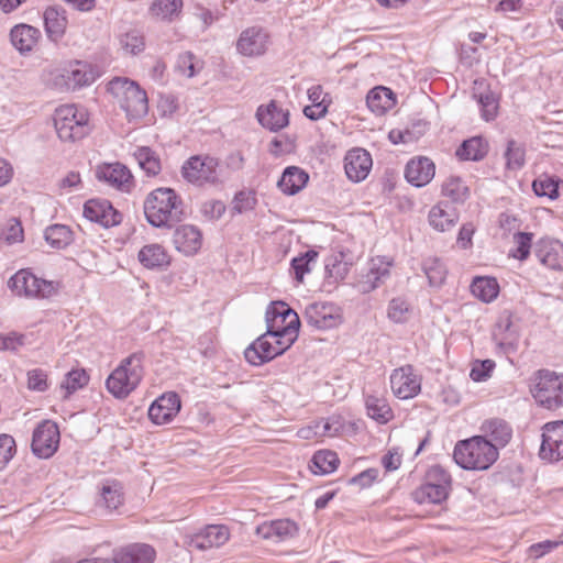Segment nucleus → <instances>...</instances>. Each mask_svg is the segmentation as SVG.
Instances as JSON below:
<instances>
[{"instance_id":"obj_1","label":"nucleus","mask_w":563,"mask_h":563,"mask_svg":"<svg viewBox=\"0 0 563 563\" xmlns=\"http://www.w3.org/2000/svg\"><path fill=\"white\" fill-rule=\"evenodd\" d=\"M143 209L147 222L155 228H173L185 218L181 198L167 187L152 190L144 200Z\"/></svg>"},{"instance_id":"obj_2","label":"nucleus","mask_w":563,"mask_h":563,"mask_svg":"<svg viewBox=\"0 0 563 563\" xmlns=\"http://www.w3.org/2000/svg\"><path fill=\"white\" fill-rule=\"evenodd\" d=\"M107 90L118 101L129 119H140L148 112L146 91L126 77H114L107 85Z\"/></svg>"},{"instance_id":"obj_3","label":"nucleus","mask_w":563,"mask_h":563,"mask_svg":"<svg viewBox=\"0 0 563 563\" xmlns=\"http://www.w3.org/2000/svg\"><path fill=\"white\" fill-rule=\"evenodd\" d=\"M142 352L133 353L122 360L120 365L106 380L108 391L118 399L126 398L140 384L143 377Z\"/></svg>"},{"instance_id":"obj_4","label":"nucleus","mask_w":563,"mask_h":563,"mask_svg":"<svg viewBox=\"0 0 563 563\" xmlns=\"http://www.w3.org/2000/svg\"><path fill=\"white\" fill-rule=\"evenodd\" d=\"M453 459L464 470H488L493 464V442L483 435L461 440L455 444Z\"/></svg>"},{"instance_id":"obj_5","label":"nucleus","mask_w":563,"mask_h":563,"mask_svg":"<svg viewBox=\"0 0 563 563\" xmlns=\"http://www.w3.org/2000/svg\"><path fill=\"white\" fill-rule=\"evenodd\" d=\"M54 126L63 142L74 143L90 132L87 111L75 104H63L55 110Z\"/></svg>"},{"instance_id":"obj_6","label":"nucleus","mask_w":563,"mask_h":563,"mask_svg":"<svg viewBox=\"0 0 563 563\" xmlns=\"http://www.w3.org/2000/svg\"><path fill=\"white\" fill-rule=\"evenodd\" d=\"M8 287L16 296L44 299L57 295L62 283L40 278L30 268H22L9 278Z\"/></svg>"},{"instance_id":"obj_7","label":"nucleus","mask_w":563,"mask_h":563,"mask_svg":"<svg viewBox=\"0 0 563 563\" xmlns=\"http://www.w3.org/2000/svg\"><path fill=\"white\" fill-rule=\"evenodd\" d=\"M532 396L541 407L549 410L563 407V374L539 371Z\"/></svg>"},{"instance_id":"obj_8","label":"nucleus","mask_w":563,"mask_h":563,"mask_svg":"<svg viewBox=\"0 0 563 563\" xmlns=\"http://www.w3.org/2000/svg\"><path fill=\"white\" fill-rule=\"evenodd\" d=\"M219 161L211 156H191L183 167L181 175L190 184L203 186L206 184L216 185L219 183Z\"/></svg>"},{"instance_id":"obj_9","label":"nucleus","mask_w":563,"mask_h":563,"mask_svg":"<svg viewBox=\"0 0 563 563\" xmlns=\"http://www.w3.org/2000/svg\"><path fill=\"white\" fill-rule=\"evenodd\" d=\"M59 430L55 422L44 420L33 431L31 449L34 455L40 459L51 457L59 444Z\"/></svg>"},{"instance_id":"obj_10","label":"nucleus","mask_w":563,"mask_h":563,"mask_svg":"<svg viewBox=\"0 0 563 563\" xmlns=\"http://www.w3.org/2000/svg\"><path fill=\"white\" fill-rule=\"evenodd\" d=\"M541 438L540 459L550 463L563 460V420L547 422Z\"/></svg>"},{"instance_id":"obj_11","label":"nucleus","mask_w":563,"mask_h":563,"mask_svg":"<svg viewBox=\"0 0 563 563\" xmlns=\"http://www.w3.org/2000/svg\"><path fill=\"white\" fill-rule=\"evenodd\" d=\"M265 319L268 334L291 329L299 331L300 320L298 314L283 301L272 302L266 310Z\"/></svg>"},{"instance_id":"obj_12","label":"nucleus","mask_w":563,"mask_h":563,"mask_svg":"<svg viewBox=\"0 0 563 563\" xmlns=\"http://www.w3.org/2000/svg\"><path fill=\"white\" fill-rule=\"evenodd\" d=\"M84 217L103 228L118 225L122 221V214L107 199H89L86 201Z\"/></svg>"},{"instance_id":"obj_13","label":"nucleus","mask_w":563,"mask_h":563,"mask_svg":"<svg viewBox=\"0 0 563 563\" xmlns=\"http://www.w3.org/2000/svg\"><path fill=\"white\" fill-rule=\"evenodd\" d=\"M390 385L394 394L400 399L413 398L421 389L420 378L413 373L411 365L394 369Z\"/></svg>"},{"instance_id":"obj_14","label":"nucleus","mask_w":563,"mask_h":563,"mask_svg":"<svg viewBox=\"0 0 563 563\" xmlns=\"http://www.w3.org/2000/svg\"><path fill=\"white\" fill-rule=\"evenodd\" d=\"M305 319L309 325L318 330H327L336 327L341 316L332 303L313 302L306 307Z\"/></svg>"},{"instance_id":"obj_15","label":"nucleus","mask_w":563,"mask_h":563,"mask_svg":"<svg viewBox=\"0 0 563 563\" xmlns=\"http://www.w3.org/2000/svg\"><path fill=\"white\" fill-rule=\"evenodd\" d=\"M538 261L549 269L563 272V243L556 239L541 238L533 245Z\"/></svg>"},{"instance_id":"obj_16","label":"nucleus","mask_w":563,"mask_h":563,"mask_svg":"<svg viewBox=\"0 0 563 563\" xmlns=\"http://www.w3.org/2000/svg\"><path fill=\"white\" fill-rule=\"evenodd\" d=\"M96 177L123 192H130L134 186L132 173L121 163L99 166L96 170Z\"/></svg>"},{"instance_id":"obj_17","label":"nucleus","mask_w":563,"mask_h":563,"mask_svg":"<svg viewBox=\"0 0 563 563\" xmlns=\"http://www.w3.org/2000/svg\"><path fill=\"white\" fill-rule=\"evenodd\" d=\"M297 523L288 518L264 521L256 527V534L274 543L285 542L298 534Z\"/></svg>"},{"instance_id":"obj_18","label":"nucleus","mask_w":563,"mask_h":563,"mask_svg":"<svg viewBox=\"0 0 563 563\" xmlns=\"http://www.w3.org/2000/svg\"><path fill=\"white\" fill-rule=\"evenodd\" d=\"M499 319V322L495 325V330L497 329L499 334L504 335L498 339L497 346L495 347V354H503L510 363H512L514 361L510 357V354L517 351L519 342L518 330L512 324L509 311H505ZM496 340L497 333L495 332V341Z\"/></svg>"},{"instance_id":"obj_19","label":"nucleus","mask_w":563,"mask_h":563,"mask_svg":"<svg viewBox=\"0 0 563 563\" xmlns=\"http://www.w3.org/2000/svg\"><path fill=\"white\" fill-rule=\"evenodd\" d=\"M180 398L176 393H166L158 397L148 408V418L155 424L169 423L180 411Z\"/></svg>"},{"instance_id":"obj_20","label":"nucleus","mask_w":563,"mask_h":563,"mask_svg":"<svg viewBox=\"0 0 563 563\" xmlns=\"http://www.w3.org/2000/svg\"><path fill=\"white\" fill-rule=\"evenodd\" d=\"M373 166L371 154L361 147H354L345 154L344 169L347 178L353 183L364 180Z\"/></svg>"},{"instance_id":"obj_21","label":"nucleus","mask_w":563,"mask_h":563,"mask_svg":"<svg viewBox=\"0 0 563 563\" xmlns=\"http://www.w3.org/2000/svg\"><path fill=\"white\" fill-rule=\"evenodd\" d=\"M230 539V529L225 525H208L192 534L189 544L205 551L224 545Z\"/></svg>"},{"instance_id":"obj_22","label":"nucleus","mask_w":563,"mask_h":563,"mask_svg":"<svg viewBox=\"0 0 563 563\" xmlns=\"http://www.w3.org/2000/svg\"><path fill=\"white\" fill-rule=\"evenodd\" d=\"M393 261L385 256H376L371 260L366 275L357 284L358 291L368 294L379 287L390 275Z\"/></svg>"},{"instance_id":"obj_23","label":"nucleus","mask_w":563,"mask_h":563,"mask_svg":"<svg viewBox=\"0 0 563 563\" xmlns=\"http://www.w3.org/2000/svg\"><path fill=\"white\" fill-rule=\"evenodd\" d=\"M267 45L268 34L261 27H250L241 33L236 48L242 55L254 57L263 55Z\"/></svg>"},{"instance_id":"obj_24","label":"nucleus","mask_w":563,"mask_h":563,"mask_svg":"<svg viewBox=\"0 0 563 563\" xmlns=\"http://www.w3.org/2000/svg\"><path fill=\"white\" fill-rule=\"evenodd\" d=\"M256 119L263 128L278 132L289 124V112L284 110L277 101L271 100L269 103L257 108Z\"/></svg>"},{"instance_id":"obj_25","label":"nucleus","mask_w":563,"mask_h":563,"mask_svg":"<svg viewBox=\"0 0 563 563\" xmlns=\"http://www.w3.org/2000/svg\"><path fill=\"white\" fill-rule=\"evenodd\" d=\"M41 35V31L37 27L26 23L15 24L9 33L10 43L21 55L32 52Z\"/></svg>"},{"instance_id":"obj_26","label":"nucleus","mask_w":563,"mask_h":563,"mask_svg":"<svg viewBox=\"0 0 563 563\" xmlns=\"http://www.w3.org/2000/svg\"><path fill=\"white\" fill-rule=\"evenodd\" d=\"M435 174L434 163L424 156L410 159L405 169V177L415 187L429 184Z\"/></svg>"},{"instance_id":"obj_27","label":"nucleus","mask_w":563,"mask_h":563,"mask_svg":"<svg viewBox=\"0 0 563 563\" xmlns=\"http://www.w3.org/2000/svg\"><path fill=\"white\" fill-rule=\"evenodd\" d=\"M175 247L185 255L196 254L202 244L200 230L191 224H183L176 228L173 235Z\"/></svg>"},{"instance_id":"obj_28","label":"nucleus","mask_w":563,"mask_h":563,"mask_svg":"<svg viewBox=\"0 0 563 563\" xmlns=\"http://www.w3.org/2000/svg\"><path fill=\"white\" fill-rule=\"evenodd\" d=\"M115 563H153L155 549L146 543H132L113 551Z\"/></svg>"},{"instance_id":"obj_29","label":"nucleus","mask_w":563,"mask_h":563,"mask_svg":"<svg viewBox=\"0 0 563 563\" xmlns=\"http://www.w3.org/2000/svg\"><path fill=\"white\" fill-rule=\"evenodd\" d=\"M269 338L271 335L266 331L245 349L244 356L251 365L260 366L277 357Z\"/></svg>"},{"instance_id":"obj_30","label":"nucleus","mask_w":563,"mask_h":563,"mask_svg":"<svg viewBox=\"0 0 563 563\" xmlns=\"http://www.w3.org/2000/svg\"><path fill=\"white\" fill-rule=\"evenodd\" d=\"M351 263L345 261V254L343 252H336L329 255L324 260V286H334L339 282L343 280L351 267Z\"/></svg>"},{"instance_id":"obj_31","label":"nucleus","mask_w":563,"mask_h":563,"mask_svg":"<svg viewBox=\"0 0 563 563\" xmlns=\"http://www.w3.org/2000/svg\"><path fill=\"white\" fill-rule=\"evenodd\" d=\"M43 20L47 37L53 42L59 41L68 24L66 11L59 7H48L43 13Z\"/></svg>"},{"instance_id":"obj_32","label":"nucleus","mask_w":563,"mask_h":563,"mask_svg":"<svg viewBox=\"0 0 563 563\" xmlns=\"http://www.w3.org/2000/svg\"><path fill=\"white\" fill-rule=\"evenodd\" d=\"M309 180V175L297 166H288L284 169L277 186L280 191L288 196H294L305 188Z\"/></svg>"},{"instance_id":"obj_33","label":"nucleus","mask_w":563,"mask_h":563,"mask_svg":"<svg viewBox=\"0 0 563 563\" xmlns=\"http://www.w3.org/2000/svg\"><path fill=\"white\" fill-rule=\"evenodd\" d=\"M428 220L434 230L445 232L457 223L459 214L448 203L439 202L429 211Z\"/></svg>"},{"instance_id":"obj_34","label":"nucleus","mask_w":563,"mask_h":563,"mask_svg":"<svg viewBox=\"0 0 563 563\" xmlns=\"http://www.w3.org/2000/svg\"><path fill=\"white\" fill-rule=\"evenodd\" d=\"M396 103L395 93L391 89L377 86L371 89L366 96V104L375 114H383Z\"/></svg>"},{"instance_id":"obj_35","label":"nucleus","mask_w":563,"mask_h":563,"mask_svg":"<svg viewBox=\"0 0 563 563\" xmlns=\"http://www.w3.org/2000/svg\"><path fill=\"white\" fill-rule=\"evenodd\" d=\"M489 151V143L481 135L473 136L462 142L456 148L455 155L460 161H481Z\"/></svg>"},{"instance_id":"obj_36","label":"nucleus","mask_w":563,"mask_h":563,"mask_svg":"<svg viewBox=\"0 0 563 563\" xmlns=\"http://www.w3.org/2000/svg\"><path fill=\"white\" fill-rule=\"evenodd\" d=\"M139 261L147 268H159L168 265L169 258L159 244H148L139 252Z\"/></svg>"},{"instance_id":"obj_37","label":"nucleus","mask_w":563,"mask_h":563,"mask_svg":"<svg viewBox=\"0 0 563 563\" xmlns=\"http://www.w3.org/2000/svg\"><path fill=\"white\" fill-rule=\"evenodd\" d=\"M449 493L441 485L437 486L424 481L422 485L412 492V498L418 504H441L448 498Z\"/></svg>"},{"instance_id":"obj_38","label":"nucleus","mask_w":563,"mask_h":563,"mask_svg":"<svg viewBox=\"0 0 563 563\" xmlns=\"http://www.w3.org/2000/svg\"><path fill=\"white\" fill-rule=\"evenodd\" d=\"M533 233L519 231L507 241L512 242L514 246L508 251V257L525 262L529 258L532 249Z\"/></svg>"},{"instance_id":"obj_39","label":"nucleus","mask_w":563,"mask_h":563,"mask_svg":"<svg viewBox=\"0 0 563 563\" xmlns=\"http://www.w3.org/2000/svg\"><path fill=\"white\" fill-rule=\"evenodd\" d=\"M133 156L137 162L139 166L142 168V170H144V173L147 176L154 177L161 173L162 164L159 156L151 147H137Z\"/></svg>"},{"instance_id":"obj_40","label":"nucleus","mask_w":563,"mask_h":563,"mask_svg":"<svg viewBox=\"0 0 563 563\" xmlns=\"http://www.w3.org/2000/svg\"><path fill=\"white\" fill-rule=\"evenodd\" d=\"M365 406L368 417L380 424L387 423L394 417L391 408L384 398L367 396Z\"/></svg>"},{"instance_id":"obj_41","label":"nucleus","mask_w":563,"mask_h":563,"mask_svg":"<svg viewBox=\"0 0 563 563\" xmlns=\"http://www.w3.org/2000/svg\"><path fill=\"white\" fill-rule=\"evenodd\" d=\"M311 470L314 474H330L334 472L340 463L339 456L335 452L330 450H320L312 456Z\"/></svg>"},{"instance_id":"obj_42","label":"nucleus","mask_w":563,"mask_h":563,"mask_svg":"<svg viewBox=\"0 0 563 563\" xmlns=\"http://www.w3.org/2000/svg\"><path fill=\"white\" fill-rule=\"evenodd\" d=\"M44 238L52 247L62 250L73 242V232L65 224H53L46 228Z\"/></svg>"},{"instance_id":"obj_43","label":"nucleus","mask_w":563,"mask_h":563,"mask_svg":"<svg viewBox=\"0 0 563 563\" xmlns=\"http://www.w3.org/2000/svg\"><path fill=\"white\" fill-rule=\"evenodd\" d=\"M183 0H153L150 11L163 21H173L180 14Z\"/></svg>"},{"instance_id":"obj_44","label":"nucleus","mask_w":563,"mask_h":563,"mask_svg":"<svg viewBox=\"0 0 563 563\" xmlns=\"http://www.w3.org/2000/svg\"><path fill=\"white\" fill-rule=\"evenodd\" d=\"M319 253L314 250H308L305 253L294 257L290 262V268L294 272L295 279L298 283L303 282V277L308 274L312 265L316 264Z\"/></svg>"},{"instance_id":"obj_45","label":"nucleus","mask_w":563,"mask_h":563,"mask_svg":"<svg viewBox=\"0 0 563 563\" xmlns=\"http://www.w3.org/2000/svg\"><path fill=\"white\" fill-rule=\"evenodd\" d=\"M442 195L454 203H463L470 190L460 177L451 176L442 185Z\"/></svg>"},{"instance_id":"obj_46","label":"nucleus","mask_w":563,"mask_h":563,"mask_svg":"<svg viewBox=\"0 0 563 563\" xmlns=\"http://www.w3.org/2000/svg\"><path fill=\"white\" fill-rule=\"evenodd\" d=\"M422 269L429 280L430 286L440 287L446 277L444 264L437 257H429L423 261Z\"/></svg>"},{"instance_id":"obj_47","label":"nucleus","mask_w":563,"mask_h":563,"mask_svg":"<svg viewBox=\"0 0 563 563\" xmlns=\"http://www.w3.org/2000/svg\"><path fill=\"white\" fill-rule=\"evenodd\" d=\"M522 220L512 211L501 212L498 217V228L501 240H508L522 230Z\"/></svg>"},{"instance_id":"obj_48","label":"nucleus","mask_w":563,"mask_h":563,"mask_svg":"<svg viewBox=\"0 0 563 563\" xmlns=\"http://www.w3.org/2000/svg\"><path fill=\"white\" fill-rule=\"evenodd\" d=\"M122 487L119 483H107L101 488L100 504L109 510H115L123 503Z\"/></svg>"},{"instance_id":"obj_49","label":"nucleus","mask_w":563,"mask_h":563,"mask_svg":"<svg viewBox=\"0 0 563 563\" xmlns=\"http://www.w3.org/2000/svg\"><path fill=\"white\" fill-rule=\"evenodd\" d=\"M89 382V376L85 369H73L68 372L60 384V388L66 390L65 397L74 394L85 387Z\"/></svg>"},{"instance_id":"obj_50","label":"nucleus","mask_w":563,"mask_h":563,"mask_svg":"<svg viewBox=\"0 0 563 563\" xmlns=\"http://www.w3.org/2000/svg\"><path fill=\"white\" fill-rule=\"evenodd\" d=\"M506 167L509 170H518L525 165V148L521 144L510 140L505 152Z\"/></svg>"},{"instance_id":"obj_51","label":"nucleus","mask_w":563,"mask_h":563,"mask_svg":"<svg viewBox=\"0 0 563 563\" xmlns=\"http://www.w3.org/2000/svg\"><path fill=\"white\" fill-rule=\"evenodd\" d=\"M472 294L483 302L493 301V277L476 276L471 284Z\"/></svg>"},{"instance_id":"obj_52","label":"nucleus","mask_w":563,"mask_h":563,"mask_svg":"<svg viewBox=\"0 0 563 563\" xmlns=\"http://www.w3.org/2000/svg\"><path fill=\"white\" fill-rule=\"evenodd\" d=\"M121 47L129 54L136 55L144 51L145 42L143 35L137 31H131L120 36Z\"/></svg>"},{"instance_id":"obj_53","label":"nucleus","mask_w":563,"mask_h":563,"mask_svg":"<svg viewBox=\"0 0 563 563\" xmlns=\"http://www.w3.org/2000/svg\"><path fill=\"white\" fill-rule=\"evenodd\" d=\"M298 333L299 331L291 329L269 334L277 356L284 354L296 342Z\"/></svg>"},{"instance_id":"obj_54","label":"nucleus","mask_w":563,"mask_h":563,"mask_svg":"<svg viewBox=\"0 0 563 563\" xmlns=\"http://www.w3.org/2000/svg\"><path fill=\"white\" fill-rule=\"evenodd\" d=\"M424 481L433 485H441L445 490H451L452 477L441 465H432L426 473Z\"/></svg>"},{"instance_id":"obj_55","label":"nucleus","mask_w":563,"mask_h":563,"mask_svg":"<svg viewBox=\"0 0 563 563\" xmlns=\"http://www.w3.org/2000/svg\"><path fill=\"white\" fill-rule=\"evenodd\" d=\"M498 478L495 482L500 484L508 482L512 487H518L522 483V468L517 463H510L497 473Z\"/></svg>"},{"instance_id":"obj_56","label":"nucleus","mask_w":563,"mask_h":563,"mask_svg":"<svg viewBox=\"0 0 563 563\" xmlns=\"http://www.w3.org/2000/svg\"><path fill=\"white\" fill-rule=\"evenodd\" d=\"M511 439V426L504 420H495V462L498 459V450L505 448Z\"/></svg>"},{"instance_id":"obj_57","label":"nucleus","mask_w":563,"mask_h":563,"mask_svg":"<svg viewBox=\"0 0 563 563\" xmlns=\"http://www.w3.org/2000/svg\"><path fill=\"white\" fill-rule=\"evenodd\" d=\"M176 68L180 74L191 78L201 67L199 66V62L192 53L184 52L179 54L177 58Z\"/></svg>"},{"instance_id":"obj_58","label":"nucleus","mask_w":563,"mask_h":563,"mask_svg":"<svg viewBox=\"0 0 563 563\" xmlns=\"http://www.w3.org/2000/svg\"><path fill=\"white\" fill-rule=\"evenodd\" d=\"M533 191L539 197L555 199L559 196L558 181L553 178H538L532 184Z\"/></svg>"},{"instance_id":"obj_59","label":"nucleus","mask_w":563,"mask_h":563,"mask_svg":"<svg viewBox=\"0 0 563 563\" xmlns=\"http://www.w3.org/2000/svg\"><path fill=\"white\" fill-rule=\"evenodd\" d=\"M255 194L251 190H241L235 194L232 201V209L238 213L252 210L256 205Z\"/></svg>"},{"instance_id":"obj_60","label":"nucleus","mask_w":563,"mask_h":563,"mask_svg":"<svg viewBox=\"0 0 563 563\" xmlns=\"http://www.w3.org/2000/svg\"><path fill=\"white\" fill-rule=\"evenodd\" d=\"M409 312V306L406 300L401 298H394L390 300L388 305V318L396 322L402 323L407 320V314Z\"/></svg>"},{"instance_id":"obj_61","label":"nucleus","mask_w":563,"mask_h":563,"mask_svg":"<svg viewBox=\"0 0 563 563\" xmlns=\"http://www.w3.org/2000/svg\"><path fill=\"white\" fill-rule=\"evenodd\" d=\"M15 453V441L13 437L2 433L0 434V471L11 461Z\"/></svg>"},{"instance_id":"obj_62","label":"nucleus","mask_w":563,"mask_h":563,"mask_svg":"<svg viewBox=\"0 0 563 563\" xmlns=\"http://www.w3.org/2000/svg\"><path fill=\"white\" fill-rule=\"evenodd\" d=\"M493 371V361L492 360H485V361H475L470 377L474 382H483L486 380L490 376V372Z\"/></svg>"},{"instance_id":"obj_63","label":"nucleus","mask_w":563,"mask_h":563,"mask_svg":"<svg viewBox=\"0 0 563 563\" xmlns=\"http://www.w3.org/2000/svg\"><path fill=\"white\" fill-rule=\"evenodd\" d=\"M27 386L32 390L45 391L48 387L46 373L40 368L29 371L27 372Z\"/></svg>"},{"instance_id":"obj_64","label":"nucleus","mask_w":563,"mask_h":563,"mask_svg":"<svg viewBox=\"0 0 563 563\" xmlns=\"http://www.w3.org/2000/svg\"><path fill=\"white\" fill-rule=\"evenodd\" d=\"M93 74L84 68H75L68 76V81L69 84H73L74 88L88 86L93 81Z\"/></svg>"}]
</instances>
